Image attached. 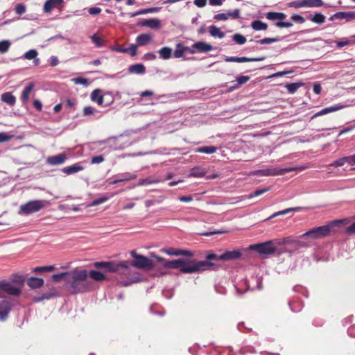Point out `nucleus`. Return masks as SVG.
I'll return each instance as SVG.
<instances>
[{
  "instance_id": "48",
  "label": "nucleus",
  "mask_w": 355,
  "mask_h": 355,
  "mask_svg": "<svg viewBox=\"0 0 355 355\" xmlns=\"http://www.w3.org/2000/svg\"><path fill=\"white\" fill-rule=\"evenodd\" d=\"M37 55V52L36 50L35 49H31V50H29L28 51H27L26 53H25L24 57V58L27 59V60H33V59H35Z\"/></svg>"
},
{
  "instance_id": "52",
  "label": "nucleus",
  "mask_w": 355,
  "mask_h": 355,
  "mask_svg": "<svg viewBox=\"0 0 355 355\" xmlns=\"http://www.w3.org/2000/svg\"><path fill=\"white\" fill-rule=\"evenodd\" d=\"M72 81L75 84H78V85H87L89 84L88 80L87 78H82V77L75 78L72 79Z\"/></svg>"
},
{
  "instance_id": "45",
  "label": "nucleus",
  "mask_w": 355,
  "mask_h": 355,
  "mask_svg": "<svg viewBox=\"0 0 355 355\" xmlns=\"http://www.w3.org/2000/svg\"><path fill=\"white\" fill-rule=\"evenodd\" d=\"M346 163H347V156L343 157L341 158H339V159L335 160L334 162L331 163L329 164V166L338 167V166H343Z\"/></svg>"
},
{
  "instance_id": "20",
  "label": "nucleus",
  "mask_w": 355,
  "mask_h": 355,
  "mask_svg": "<svg viewBox=\"0 0 355 355\" xmlns=\"http://www.w3.org/2000/svg\"><path fill=\"white\" fill-rule=\"evenodd\" d=\"M44 280L42 278L31 277L27 279V285L31 288H38L44 285Z\"/></svg>"
},
{
  "instance_id": "7",
  "label": "nucleus",
  "mask_w": 355,
  "mask_h": 355,
  "mask_svg": "<svg viewBox=\"0 0 355 355\" xmlns=\"http://www.w3.org/2000/svg\"><path fill=\"white\" fill-rule=\"evenodd\" d=\"M132 257L135 259L133 261L130 262V266L137 268L138 269H151L153 267V261L150 259L143 255L138 254L135 251L132 250L130 252Z\"/></svg>"
},
{
  "instance_id": "41",
  "label": "nucleus",
  "mask_w": 355,
  "mask_h": 355,
  "mask_svg": "<svg viewBox=\"0 0 355 355\" xmlns=\"http://www.w3.org/2000/svg\"><path fill=\"white\" fill-rule=\"evenodd\" d=\"M232 40L238 44H244L246 42V38L244 35L240 33H236L232 36Z\"/></svg>"
},
{
  "instance_id": "8",
  "label": "nucleus",
  "mask_w": 355,
  "mask_h": 355,
  "mask_svg": "<svg viewBox=\"0 0 355 355\" xmlns=\"http://www.w3.org/2000/svg\"><path fill=\"white\" fill-rule=\"evenodd\" d=\"M292 168H268L266 169L257 170L253 174L258 176H277L282 175L286 173L291 172Z\"/></svg>"
},
{
  "instance_id": "9",
  "label": "nucleus",
  "mask_w": 355,
  "mask_h": 355,
  "mask_svg": "<svg viewBox=\"0 0 355 355\" xmlns=\"http://www.w3.org/2000/svg\"><path fill=\"white\" fill-rule=\"evenodd\" d=\"M160 252L169 256H184L187 257L194 256V253L192 251L173 248H164L160 250Z\"/></svg>"
},
{
  "instance_id": "46",
  "label": "nucleus",
  "mask_w": 355,
  "mask_h": 355,
  "mask_svg": "<svg viewBox=\"0 0 355 355\" xmlns=\"http://www.w3.org/2000/svg\"><path fill=\"white\" fill-rule=\"evenodd\" d=\"M278 41H279V38L266 37V38L256 41V43L259 44H271L273 42H276Z\"/></svg>"
},
{
  "instance_id": "31",
  "label": "nucleus",
  "mask_w": 355,
  "mask_h": 355,
  "mask_svg": "<svg viewBox=\"0 0 355 355\" xmlns=\"http://www.w3.org/2000/svg\"><path fill=\"white\" fill-rule=\"evenodd\" d=\"M158 52L160 58L164 60L169 59L172 55V49L167 46L160 49Z\"/></svg>"
},
{
  "instance_id": "42",
  "label": "nucleus",
  "mask_w": 355,
  "mask_h": 355,
  "mask_svg": "<svg viewBox=\"0 0 355 355\" xmlns=\"http://www.w3.org/2000/svg\"><path fill=\"white\" fill-rule=\"evenodd\" d=\"M69 271L54 274L52 275L51 279L55 282H59L62 280L64 277L67 278L69 277Z\"/></svg>"
},
{
  "instance_id": "27",
  "label": "nucleus",
  "mask_w": 355,
  "mask_h": 355,
  "mask_svg": "<svg viewBox=\"0 0 355 355\" xmlns=\"http://www.w3.org/2000/svg\"><path fill=\"white\" fill-rule=\"evenodd\" d=\"M128 71L131 73L144 74L146 72V67L143 64H135L129 67Z\"/></svg>"
},
{
  "instance_id": "10",
  "label": "nucleus",
  "mask_w": 355,
  "mask_h": 355,
  "mask_svg": "<svg viewBox=\"0 0 355 355\" xmlns=\"http://www.w3.org/2000/svg\"><path fill=\"white\" fill-rule=\"evenodd\" d=\"M274 240L275 244L279 245H291L294 248L306 246V245L302 241L296 240L291 236Z\"/></svg>"
},
{
  "instance_id": "16",
  "label": "nucleus",
  "mask_w": 355,
  "mask_h": 355,
  "mask_svg": "<svg viewBox=\"0 0 355 355\" xmlns=\"http://www.w3.org/2000/svg\"><path fill=\"white\" fill-rule=\"evenodd\" d=\"M346 107L347 106L345 105L338 104V105H333L331 107H325V108L321 110L320 111H319L318 112L315 113L314 115H313L311 119H313L315 117H318V116H320L322 115H324V114H327L331 112L338 111V110H342Z\"/></svg>"
},
{
  "instance_id": "53",
  "label": "nucleus",
  "mask_w": 355,
  "mask_h": 355,
  "mask_svg": "<svg viewBox=\"0 0 355 355\" xmlns=\"http://www.w3.org/2000/svg\"><path fill=\"white\" fill-rule=\"evenodd\" d=\"M91 40L93 43L96 44L97 47H101L103 46V40L101 37L97 36L96 35H94L91 37Z\"/></svg>"
},
{
  "instance_id": "17",
  "label": "nucleus",
  "mask_w": 355,
  "mask_h": 355,
  "mask_svg": "<svg viewBox=\"0 0 355 355\" xmlns=\"http://www.w3.org/2000/svg\"><path fill=\"white\" fill-rule=\"evenodd\" d=\"M11 310V304L7 300H2L0 302V320H5Z\"/></svg>"
},
{
  "instance_id": "18",
  "label": "nucleus",
  "mask_w": 355,
  "mask_h": 355,
  "mask_svg": "<svg viewBox=\"0 0 355 355\" xmlns=\"http://www.w3.org/2000/svg\"><path fill=\"white\" fill-rule=\"evenodd\" d=\"M67 156L64 153H60L57 155L51 156L47 158V163L51 165H60L64 162Z\"/></svg>"
},
{
  "instance_id": "61",
  "label": "nucleus",
  "mask_w": 355,
  "mask_h": 355,
  "mask_svg": "<svg viewBox=\"0 0 355 355\" xmlns=\"http://www.w3.org/2000/svg\"><path fill=\"white\" fill-rule=\"evenodd\" d=\"M104 161V157L103 155H98L93 157L91 159L92 164H99Z\"/></svg>"
},
{
  "instance_id": "57",
  "label": "nucleus",
  "mask_w": 355,
  "mask_h": 355,
  "mask_svg": "<svg viewBox=\"0 0 355 355\" xmlns=\"http://www.w3.org/2000/svg\"><path fill=\"white\" fill-rule=\"evenodd\" d=\"M275 26L278 28H290L293 26V24L291 22H285V21H277L275 23Z\"/></svg>"
},
{
  "instance_id": "4",
  "label": "nucleus",
  "mask_w": 355,
  "mask_h": 355,
  "mask_svg": "<svg viewBox=\"0 0 355 355\" xmlns=\"http://www.w3.org/2000/svg\"><path fill=\"white\" fill-rule=\"evenodd\" d=\"M46 206V202L45 200H31L19 207V214L28 215L31 213L39 211Z\"/></svg>"
},
{
  "instance_id": "29",
  "label": "nucleus",
  "mask_w": 355,
  "mask_h": 355,
  "mask_svg": "<svg viewBox=\"0 0 355 355\" xmlns=\"http://www.w3.org/2000/svg\"><path fill=\"white\" fill-rule=\"evenodd\" d=\"M62 2V0H47L44 5L45 12H50L58 3Z\"/></svg>"
},
{
  "instance_id": "49",
  "label": "nucleus",
  "mask_w": 355,
  "mask_h": 355,
  "mask_svg": "<svg viewBox=\"0 0 355 355\" xmlns=\"http://www.w3.org/2000/svg\"><path fill=\"white\" fill-rule=\"evenodd\" d=\"M96 112V109L92 106H86L83 110L84 116L92 115Z\"/></svg>"
},
{
  "instance_id": "28",
  "label": "nucleus",
  "mask_w": 355,
  "mask_h": 355,
  "mask_svg": "<svg viewBox=\"0 0 355 355\" xmlns=\"http://www.w3.org/2000/svg\"><path fill=\"white\" fill-rule=\"evenodd\" d=\"M90 277L92 279L101 282L106 279V276L101 272L98 270H92L88 272V277Z\"/></svg>"
},
{
  "instance_id": "14",
  "label": "nucleus",
  "mask_w": 355,
  "mask_h": 355,
  "mask_svg": "<svg viewBox=\"0 0 355 355\" xmlns=\"http://www.w3.org/2000/svg\"><path fill=\"white\" fill-rule=\"evenodd\" d=\"M329 19H345L346 21H350L355 19V12H338L332 15Z\"/></svg>"
},
{
  "instance_id": "19",
  "label": "nucleus",
  "mask_w": 355,
  "mask_h": 355,
  "mask_svg": "<svg viewBox=\"0 0 355 355\" xmlns=\"http://www.w3.org/2000/svg\"><path fill=\"white\" fill-rule=\"evenodd\" d=\"M91 100L96 102L98 105H103L104 96L102 94V91L100 89H94L91 94Z\"/></svg>"
},
{
  "instance_id": "35",
  "label": "nucleus",
  "mask_w": 355,
  "mask_h": 355,
  "mask_svg": "<svg viewBox=\"0 0 355 355\" xmlns=\"http://www.w3.org/2000/svg\"><path fill=\"white\" fill-rule=\"evenodd\" d=\"M161 8L154 7V8H150L147 9L141 10L137 12L132 13L130 15V17H134L137 15L150 13V12H156L159 11Z\"/></svg>"
},
{
  "instance_id": "6",
  "label": "nucleus",
  "mask_w": 355,
  "mask_h": 355,
  "mask_svg": "<svg viewBox=\"0 0 355 355\" xmlns=\"http://www.w3.org/2000/svg\"><path fill=\"white\" fill-rule=\"evenodd\" d=\"M275 245H276L275 240H270L263 243L250 245L249 249L257 252L261 255L268 256L276 252L277 248Z\"/></svg>"
},
{
  "instance_id": "64",
  "label": "nucleus",
  "mask_w": 355,
  "mask_h": 355,
  "mask_svg": "<svg viewBox=\"0 0 355 355\" xmlns=\"http://www.w3.org/2000/svg\"><path fill=\"white\" fill-rule=\"evenodd\" d=\"M11 139V136L8 135L5 132H0V143L6 142Z\"/></svg>"
},
{
  "instance_id": "63",
  "label": "nucleus",
  "mask_w": 355,
  "mask_h": 355,
  "mask_svg": "<svg viewBox=\"0 0 355 355\" xmlns=\"http://www.w3.org/2000/svg\"><path fill=\"white\" fill-rule=\"evenodd\" d=\"M107 265V261H97L94 263V266L97 268L105 269Z\"/></svg>"
},
{
  "instance_id": "23",
  "label": "nucleus",
  "mask_w": 355,
  "mask_h": 355,
  "mask_svg": "<svg viewBox=\"0 0 355 355\" xmlns=\"http://www.w3.org/2000/svg\"><path fill=\"white\" fill-rule=\"evenodd\" d=\"M152 40V36L150 34H141L136 38L137 46H145Z\"/></svg>"
},
{
  "instance_id": "12",
  "label": "nucleus",
  "mask_w": 355,
  "mask_h": 355,
  "mask_svg": "<svg viewBox=\"0 0 355 355\" xmlns=\"http://www.w3.org/2000/svg\"><path fill=\"white\" fill-rule=\"evenodd\" d=\"M0 288L7 294L16 297L20 295L21 293V291L19 288H17L13 286L12 284L6 282H0Z\"/></svg>"
},
{
  "instance_id": "11",
  "label": "nucleus",
  "mask_w": 355,
  "mask_h": 355,
  "mask_svg": "<svg viewBox=\"0 0 355 355\" xmlns=\"http://www.w3.org/2000/svg\"><path fill=\"white\" fill-rule=\"evenodd\" d=\"M212 50V46L205 42H198L194 43L189 49V52L194 54L198 53H206Z\"/></svg>"
},
{
  "instance_id": "15",
  "label": "nucleus",
  "mask_w": 355,
  "mask_h": 355,
  "mask_svg": "<svg viewBox=\"0 0 355 355\" xmlns=\"http://www.w3.org/2000/svg\"><path fill=\"white\" fill-rule=\"evenodd\" d=\"M265 60V57L260 58H246V57H226L225 58V61L228 62H257L262 61Z\"/></svg>"
},
{
  "instance_id": "56",
  "label": "nucleus",
  "mask_w": 355,
  "mask_h": 355,
  "mask_svg": "<svg viewBox=\"0 0 355 355\" xmlns=\"http://www.w3.org/2000/svg\"><path fill=\"white\" fill-rule=\"evenodd\" d=\"M12 281L19 284H23L24 282V278L19 275H14L12 278Z\"/></svg>"
},
{
  "instance_id": "21",
  "label": "nucleus",
  "mask_w": 355,
  "mask_h": 355,
  "mask_svg": "<svg viewBox=\"0 0 355 355\" xmlns=\"http://www.w3.org/2000/svg\"><path fill=\"white\" fill-rule=\"evenodd\" d=\"M34 86V84L31 83L24 89L21 95V101L23 103H26L28 101L30 94L33 92Z\"/></svg>"
},
{
  "instance_id": "59",
  "label": "nucleus",
  "mask_w": 355,
  "mask_h": 355,
  "mask_svg": "<svg viewBox=\"0 0 355 355\" xmlns=\"http://www.w3.org/2000/svg\"><path fill=\"white\" fill-rule=\"evenodd\" d=\"M291 18L293 21H294L297 23H299V24H302L305 21L304 17H302V16L297 15V14L293 15Z\"/></svg>"
},
{
  "instance_id": "44",
  "label": "nucleus",
  "mask_w": 355,
  "mask_h": 355,
  "mask_svg": "<svg viewBox=\"0 0 355 355\" xmlns=\"http://www.w3.org/2000/svg\"><path fill=\"white\" fill-rule=\"evenodd\" d=\"M11 45V43L8 40H2L0 42V53H6L10 46Z\"/></svg>"
},
{
  "instance_id": "2",
  "label": "nucleus",
  "mask_w": 355,
  "mask_h": 355,
  "mask_svg": "<svg viewBox=\"0 0 355 355\" xmlns=\"http://www.w3.org/2000/svg\"><path fill=\"white\" fill-rule=\"evenodd\" d=\"M65 282L67 289L73 294L87 292L93 287V283L88 279V272L85 269L75 268L69 271Z\"/></svg>"
},
{
  "instance_id": "30",
  "label": "nucleus",
  "mask_w": 355,
  "mask_h": 355,
  "mask_svg": "<svg viewBox=\"0 0 355 355\" xmlns=\"http://www.w3.org/2000/svg\"><path fill=\"white\" fill-rule=\"evenodd\" d=\"M209 33L212 37L223 38L225 33L220 31V29L216 26H209Z\"/></svg>"
},
{
  "instance_id": "38",
  "label": "nucleus",
  "mask_w": 355,
  "mask_h": 355,
  "mask_svg": "<svg viewBox=\"0 0 355 355\" xmlns=\"http://www.w3.org/2000/svg\"><path fill=\"white\" fill-rule=\"evenodd\" d=\"M205 173L206 171H205V169L199 167H196L191 170L190 176L200 178L203 177L205 175Z\"/></svg>"
},
{
  "instance_id": "54",
  "label": "nucleus",
  "mask_w": 355,
  "mask_h": 355,
  "mask_svg": "<svg viewBox=\"0 0 355 355\" xmlns=\"http://www.w3.org/2000/svg\"><path fill=\"white\" fill-rule=\"evenodd\" d=\"M205 258L207 259L205 261H208V262H209L210 260H219V261H220V255L216 254L213 253V252L208 253L206 255ZM210 263H211V262L210 261Z\"/></svg>"
},
{
  "instance_id": "5",
  "label": "nucleus",
  "mask_w": 355,
  "mask_h": 355,
  "mask_svg": "<svg viewBox=\"0 0 355 355\" xmlns=\"http://www.w3.org/2000/svg\"><path fill=\"white\" fill-rule=\"evenodd\" d=\"M105 270L110 272H118L127 277L130 276L131 274V269L130 268L128 261H123L119 263L107 261Z\"/></svg>"
},
{
  "instance_id": "34",
  "label": "nucleus",
  "mask_w": 355,
  "mask_h": 355,
  "mask_svg": "<svg viewBox=\"0 0 355 355\" xmlns=\"http://www.w3.org/2000/svg\"><path fill=\"white\" fill-rule=\"evenodd\" d=\"M251 27L255 31L266 30L268 25L260 20H255L252 22Z\"/></svg>"
},
{
  "instance_id": "26",
  "label": "nucleus",
  "mask_w": 355,
  "mask_h": 355,
  "mask_svg": "<svg viewBox=\"0 0 355 355\" xmlns=\"http://www.w3.org/2000/svg\"><path fill=\"white\" fill-rule=\"evenodd\" d=\"M323 5L322 0H302L298 6L320 7Z\"/></svg>"
},
{
  "instance_id": "33",
  "label": "nucleus",
  "mask_w": 355,
  "mask_h": 355,
  "mask_svg": "<svg viewBox=\"0 0 355 355\" xmlns=\"http://www.w3.org/2000/svg\"><path fill=\"white\" fill-rule=\"evenodd\" d=\"M300 207H291V208H288V209H286L284 210H282V211H277V212H275L274 213L272 216H270V217H268L267 218V220H270L272 218H274L278 216H281V215H284V214H287L290 212H292V211H297V210H300Z\"/></svg>"
},
{
  "instance_id": "36",
  "label": "nucleus",
  "mask_w": 355,
  "mask_h": 355,
  "mask_svg": "<svg viewBox=\"0 0 355 355\" xmlns=\"http://www.w3.org/2000/svg\"><path fill=\"white\" fill-rule=\"evenodd\" d=\"M189 49H190V48L182 46V45L180 44H178V47L175 49V51H174L173 55L177 58H181L183 56L184 52L186 51H189Z\"/></svg>"
},
{
  "instance_id": "37",
  "label": "nucleus",
  "mask_w": 355,
  "mask_h": 355,
  "mask_svg": "<svg viewBox=\"0 0 355 355\" xmlns=\"http://www.w3.org/2000/svg\"><path fill=\"white\" fill-rule=\"evenodd\" d=\"M302 85H303L302 83H293L286 84L285 87H286L288 92L290 94H294Z\"/></svg>"
},
{
  "instance_id": "51",
  "label": "nucleus",
  "mask_w": 355,
  "mask_h": 355,
  "mask_svg": "<svg viewBox=\"0 0 355 355\" xmlns=\"http://www.w3.org/2000/svg\"><path fill=\"white\" fill-rule=\"evenodd\" d=\"M250 76H241L237 78V85L235 87L236 88L241 86L243 84L246 83L250 80Z\"/></svg>"
},
{
  "instance_id": "22",
  "label": "nucleus",
  "mask_w": 355,
  "mask_h": 355,
  "mask_svg": "<svg viewBox=\"0 0 355 355\" xmlns=\"http://www.w3.org/2000/svg\"><path fill=\"white\" fill-rule=\"evenodd\" d=\"M83 169L84 167L80 163H76L71 166L64 167L62 169V172L67 175H71L81 171Z\"/></svg>"
},
{
  "instance_id": "39",
  "label": "nucleus",
  "mask_w": 355,
  "mask_h": 355,
  "mask_svg": "<svg viewBox=\"0 0 355 355\" xmlns=\"http://www.w3.org/2000/svg\"><path fill=\"white\" fill-rule=\"evenodd\" d=\"M55 270V267L54 266H39L33 268V272H51Z\"/></svg>"
},
{
  "instance_id": "1",
  "label": "nucleus",
  "mask_w": 355,
  "mask_h": 355,
  "mask_svg": "<svg viewBox=\"0 0 355 355\" xmlns=\"http://www.w3.org/2000/svg\"><path fill=\"white\" fill-rule=\"evenodd\" d=\"M151 257L157 262L162 263L164 268L171 269L179 268L180 271L184 274H191L206 270H214L216 267V264L214 263L206 261H187L183 259L169 261L155 254H152Z\"/></svg>"
},
{
  "instance_id": "47",
  "label": "nucleus",
  "mask_w": 355,
  "mask_h": 355,
  "mask_svg": "<svg viewBox=\"0 0 355 355\" xmlns=\"http://www.w3.org/2000/svg\"><path fill=\"white\" fill-rule=\"evenodd\" d=\"M268 191H269V189H257L255 191H254L253 193L249 194L248 196V199H251L254 197H257V196H259L263 193H265L266 192H267Z\"/></svg>"
},
{
  "instance_id": "32",
  "label": "nucleus",
  "mask_w": 355,
  "mask_h": 355,
  "mask_svg": "<svg viewBox=\"0 0 355 355\" xmlns=\"http://www.w3.org/2000/svg\"><path fill=\"white\" fill-rule=\"evenodd\" d=\"M217 148L215 146H202L195 150L196 153L212 154L216 153Z\"/></svg>"
},
{
  "instance_id": "60",
  "label": "nucleus",
  "mask_w": 355,
  "mask_h": 355,
  "mask_svg": "<svg viewBox=\"0 0 355 355\" xmlns=\"http://www.w3.org/2000/svg\"><path fill=\"white\" fill-rule=\"evenodd\" d=\"M266 18L269 20H277L278 19V12H267Z\"/></svg>"
},
{
  "instance_id": "25",
  "label": "nucleus",
  "mask_w": 355,
  "mask_h": 355,
  "mask_svg": "<svg viewBox=\"0 0 355 355\" xmlns=\"http://www.w3.org/2000/svg\"><path fill=\"white\" fill-rule=\"evenodd\" d=\"M1 99L3 102L10 106H13L16 103V98L11 92L3 93L1 96Z\"/></svg>"
},
{
  "instance_id": "50",
  "label": "nucleus",
  "mask_w": 355,
  "mask_h": 355,
  "mask_svg": "<svg viewBox=\"0 0 355 355\" xmlns=\"http://www.w3.org/2000/svg\"><path fill=\"white\" fill-rule=\"evenodd\" d=\"M126 53H129L131 56H135L137 53V45L131 44L129 48H126Z\"/></svg>"
},
{
  "instance_id": "55",
  "label": "nucleus",
  "mask_w": 355,
  "mask_h": 355,
  "mask_svg": "<svg viewBox=\"0 0 355 355\" xmlns=\"http://www.w3.org/2000/svg\"><path fill=\"white\" fill-rule=\"evenodd\" d=\"M26 11V6L23 3H19L15 7V12L18 15H22Z\"/></svg>"
},
{
  "instance_id": "40",
  "label": "nucleus",
  "mask_w": 355,
  "mask_h": 355,
  "mask_svg": "<svg viewBox=\"0 0 355 355\" xmlns=\"http://www.w3.org/2000/svg\"><path fill=\"white\" fill-rule=\"evenodd\" d=\"M310 19L316 24H322L325 21V16L321 13H316Z\"/></svg>"
},
{
  "instance_id": "62",
  "label": "nucleus",
  "mask_w": 355,
  "mask_h": 355,
  "mask_svg": "<svg viewBox=\"0 0 355 355\" xmlns=\"http://www.w3.org/2000/svg\"><path fill=\"white\" fill-rule=\"evenodd\" d=\"M240 10L239 9H235L232 12H230L227 13V17H230L232 19H238L239 18Z\"/></svg>"
},
{
  "instance_id": "58",
  "label": "nucleus",
  "mask_w": 355,
  "mask_h": 355,
  "mask_svg": "<svg viewBox=\"0 0 355 355\" xmlns=\"http://www.w3.org/2000/svg\"><path fill=\"white\" fill-rule=\"evenodd\" d=\"M345 233L349 235L355 234V222L352 223L345 229Z\"/></svg>"
},
{
  "instance_id": "13",
  "label": "nucleus",
  "mask_w": 355,
  "mask_h": 355,
  "mask_svg": "<svg viewBox=\"0 0 355 355\" xmlns=\"http://www.w3.org/2000/svg\"><path fill=\"white\" fill-rule=\"evenodd\" d=\"M242 256L241 250L236 249L231 251H225L220 254V261H229L239 259Z\"/></svg>"
},
{
  "instance_id": "43",
  "label": "nucleus",
  "mask_w": 355,
  "mask_h": 355,
  "mask_svg": "<svg viewBox=\"0 0 355 355\" xmlns=\"http://www.w3.org/2000/svg\"><path fill=\"white\" fill-rule=\"evenodd\" d=\"M108 200V197L107 196H101V198H98V199H96L94 200H93L92 202H91L88 206L89 207H94V206H97V205H99L102 203H104L107 200Z\"/></svg>"
},
{
  "instance_id": "24",
  "label": "nucleus",
  "mask_w": 355,
  "mask_h": 355,
  "mask_svg": "<svg viewBox=\"0 0 355 355\" xmlns=\"http://www.w3.org/2000/svg\"><path fill=\"white\" fill-rule=\"evenodd\" d=\"M160 20L158 19H144L140 24L142 26H147L151 28H157L160 26Z\"/></svg>"
},
{
  "instance_id": "3",
  "label": "nucleus",
  "mask_w": 355,
  "mask_h": 355,
  "mask_svg": "<svg viewBox=\"0 0 355 355\" xmlns=\"http://www.w3.org/2000/svg\"><path fill=\"white\" fill-rule=\"evenodd\" d=\"M349 220L347 218L341 219V220H336L331 221L330 223L314 227L306 233L302 234L300 236L301 238H310L311 239H319L322 238H324L330 235L331 232L332 227L336 225H338L340 224L346 225L347 224Z\"/></svg>"
}]
</instances>
